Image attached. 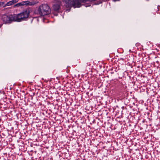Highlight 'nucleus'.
Returning <instances> with one entry per match:
<instances>
[{
  "label": "nucleus",
  "mask_w": 160,
  "mask_h": 160,
  "mask_svg": "<svg viewBox=\"0 0 160 160\" xmlns=\"http://www.w3.org/2000/svg\"><path fill=\"white\" fill-rule=\"evenodd\" d=\"M30 12V8H27L19 14H14L15 21L21 22L26 20L29 16Z\"/></svg>",
  "instance_id": "obj_1"
},
{
  "label": "nucleus",
  "mask_w": 160,
  "mask_h": 160,
  "mask_svg": "<svg viewBox=\"0 0 160 160\" xmlns=\"http://www.w3.org/2000/svg\"><path fill=\"white\" fill-rule=\"evenodd\" d=\"M14 14L8 15L4 14L2 15V19L3 22L5 23H10L12 21H15Z\"/></svg>",
  "instance_id": "obj_2"
},
{
  "label": "nucleus",
  "mask_w": 160,
  "mask_h": 160,
  "mask_svg": "<svg viewBox=\"0 0 160 160\" xmlns=\"http://www.w3.org/2000/svg\"><path fill=\"white\" fill-rule=\"evenodd\" d=\"M51 11L50 8L47 4H42L41 7V16L49 14L50 13Z\"/></svg>",
  "instance_id": "obj_3"
},
{
  "label": "nucleus",
  "mask_w": 160,
  "mask_h": 160,
  "mask_svg": "<svg viewBox=\"0 0 160 160\" xmlns=\"http://www.w3.org/2000/svg\"><path fill=\"white\" fill-rule=\"evenodd\" d=\"M86 1V0H72V7H73L74 8H79L82 5L85 6V5H86L85 3Z\"/></svg>",
  "instance_id": "obj_4"
},
{
  "label": "nucleus",
  "mask_w": 160,
  "mask_h": 160,
  "mask_svg": "<svg viewBox=\"0 0 160 160\" xmlns=\"http://www.w3.org/2000/svg\"><path fill=\"white\" fill-rule=\"evenodd\" d=\"M63 2L65 4V5L67 8L72 7V1L71 0H63Z\"/></svg>",
  "instance_id": "obj_5"
},
{
  "label": "nucleus",
  "mask_w": 160,
  "mask_h": 160,
  "mask_svg": "<svg viewBox=\"0 0 160 160\" xmlns=\"http://www.w3.org/2000/svg\"><path fill=\"white\" fill-rule=\"evenodd\" d=\"M18 0H12L7 2L3 6V7L6 6H10L14 4V3L17 2Z\"/></svg>",
  "instance_id": "obj_6"
},
{
  "label": "nucleus",
  "mask_w": 160,
  "mask_h": 160,
  "mask_svg": "<svg viewBox=\"0 0 160 160\" xmlns=\"http://www.w3.org/2000/svg\"><path fill=\"white\" fill-rule=\"evenodd\" d=\"M60 5L61 2H58L57 3L54 4L52 6L54 10L56 11L58 10L60 8Z\"/></svg>",
  "instance_id": "obj_7"
},
{
  "label": "nucleus",
  "mask_w": 160,
  "mask_h": 160,
  "mask_svg": "<svg viewBox=\"0 0 160 160\" xmlns=\"http://www.w3.org/2000/svg\"><path fill=\"white\" fill-rule=\"evenodd\" d=\"M25 1H23L20 2L18 3L14 6V7H18L20 6H23L26 4Z\"/></svg>",
  "instance_id": "obj_8"
},
{
  "label": "nucleus",
  "mask_w": 160,
  "mask_h": 160,
  "mask_svg": "<svg viewBox=\"0 0 160 160\" xmlns=\"http://www.w3.org/2000/svg\"><path fill=\"white\" fill-rule=\"evenodd\" d=\"M26 2V5H29L30 6H32L35 5V4L37 3V2H35V1H32L30 2L29 1H25Z\"/></svg>",
  "instance_id": "obj_9"
},
{
  "label": "nucleus",
  "mask_w": 160,
  "mask_h": 160,
  "mask_svg": "<svg viewBox=\"0 0 160 160\" xmlns=\"http://www.w3.org/2000/svg\"><path fill=\"white\" fill-rule=\"evenodd\" d=\"M34 13L35 14H40V6H39L38 8H37L35 9Z\"/></svg>",
  "instance_id": "obj_10"
},
{
  "label": "nucleus",
  "mask_w": 160,
  "mask_h": 160,
  "mask_svg": "<svg viewBox=\"0 0 160 160\" xmlns=\"http://www.w3.org/2000/svg\"><path fill=\"white\" fill-rule=\"evenodd\" d=\"M34 18L35 19H36V20L38 22H39V17H35Z\"/></svg>",
  "instance_id": "obj_11"
},
{
  "label": "nucleus",
  "mask_w": 160,
  "mask_h": 160,
  "mask_svg": "<svg viewBox=\"0 0 160 160\" xmlns=\"http://www.w3.org/2000/svg\"><path fill=\"white\" fill-rule=\"evenodd\" d=\"M4 4L3 2H0V6H2Z\"/></svg>",
  "instance_id": "obj_12"
},
{
  "label": "nucleus",
  "mask_w": 160,
  "mask_h": 160,
  "mask_svg": "<svg viewBox=\"0 0 160 160\" xmlns=\"http://www.w3.org/2000/svg\"><path fill=\"white\" fill-rule=\"evenodd\" d=\"M119 0H114L115 1H119Z\"/></svg>",
  "instance_id": "obj_13"
},
{
  "label": "nucleus",
  "mask_w": 160,
  "mask_h": 160,
  "mask_svg": "<svg viewBox=\"0 0 160 160\" xmlns=\"http://www.w3.org/2000/svg\"><path fill=\"white\" fill-rule=\"evenodd\" d=\"M131 50H129V52H131Z\"/></svg>",
  "instance_id": "obj_14"
}]
</instances>
